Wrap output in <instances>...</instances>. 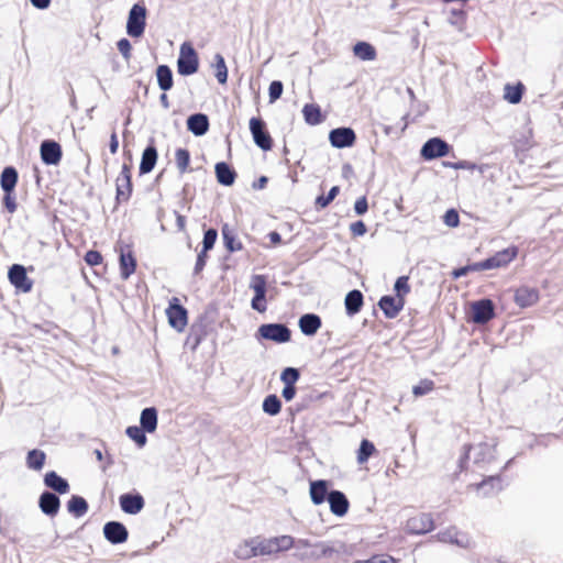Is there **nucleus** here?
<instances>
[{"label": "nucleus", "mask_w": 563, "mask_h": 563, "mask_svg": "<svg viewBox=\"0 0 563 563\" xmlns=\"http://www.w3.org/2000/svg\"><path fill=\"white\" fill-rule=\"evenodd\" d=\"M258 333L263 339L277 343H285L290 340V330L279 323L263 324L260 327Z\"/></svg>", "instance_id": "nucleus-6"}, {"label": "nucleus", "mask_w": 563, "mask_h": 563, "mask_svg": "<svg viewBox=\"0 0 563 563\" xmlns=\"http://www.w3.org/2000/svg\"><path fill=\"white\" fill-rule=\"evenodd\" d=\"M44 483L47 487L54 489L59 494H66L69 489V485L66 479L62 478L55 472H48L44 477Z\"/></svg>", "instance_id": "nucleus-30"}, {"label": "nucleus", "mask_w": 563, "mask_h": 563, "mask_svg": "<svg viewBox=\"0 0 563 563\" xmlns=\"http://www.w3.org/2000/svg\"><path fill=\"white\" fill-rule=\"evenodd\" d=\"M250 130L253 135L255 144L264 151L272 148V137L265 131L264 122L258 118H252L250 120Z\"/></svg>", "instance_id": "nucleus-8"}, {"label": "nucleus", "mask_w": 563, "mask_h": 563, "mask_svg": "<svg viewBox=\"0 0 563 563\" xmlns=\"http://www.w3.org/2000/svg\"><path fill=\"white\" fill-rule=\"evenodd\" d=\"M368 209L366 197L358 198L354 203V210L356 214L362 216L364 214Z\"/></svg>", "instance_id": "nucleus-60"}, {"label": "nucleus", "mask_w": 563, "mask_h": 563, "mask_svg": "<svg viewBox=\"0 0 563 563\" xmlns=\"http://www.w3.org/2000/svg\"><path fill=\"white\" fill-rule=\"evenodd\" d=\"M188 130L197 136H201L207 133L209 129V120L206 114L196 113L187 119Z\"/></svg>", "instance_id": "nucleus-25"}, {"label": "nucleus", "mask_w": 563, "mask_h": 563, "mask_svg": "<svg viewBox=\"0 0 563 563\" xmlns=\"http://www.w3.org/2000/svg\"><path fill=\"white\" fill-rule=\"evenodd\" d=\"M355 563H396L391 556L375 555L366 561H357Z\"/></svg>", "instance_id": "nucleus-61"}, {"label": "nucleus", "mask_w": 563, "mask_h": 563, "mask_svg": "<svg viewBox=\"0 0 563 563\" xmlns=\"http://www.w3.org/2000/svg\"><path fill=\"white\" fill-rule=\"evenodd\" d=\"M516 249H506L501 252L496 253L494 256L483 261L482 266L487 267V269L503 267L510 263L516 257Z\"/></svg>", "instance_id": "nucleus-21"}, {"label": "nucleus", "mask_w": 563, "mask_h": 563, "mask_svg": "<svg viewBox=\"0 0 563 563\" xmlns=\"http://www.w3.org/2000/svg\"><path fill=\"white\" fill-rule=\"evenodd\" d=\"M350 230L353 235L362 236L366 233V225L363 221H356L350 225Z\"/></svg>", "instance_id": "nucleus-59"}, {"label": "nucleus", "mask_w": 563, "mask_h": 563, "mask_svg": "<svg viewBox=\"0 0 563 563\" xmlns=\"http://www.w3.org/2000/svg\"><path fill=\"white\" fill-rule=\"evenodd\" d=\"M378 306L389 319L395 318L405 306V298L384 296L380 298Z\"/></svg>", "instance_id": "nucleus-20"}, {"label": "nucleus", "mask_w": 563, "mask_h": 563, "mask_svg": "<svg viewBox=\"0 0 563 563\" xmlns=\"http://www.w3.org/2000/svg\"><path fill=\"white\" fill-rule=\"evenodd\" d=\"M158 86L162 90L167 91L173 87V74L168 66L161 65L156 69Z\"/></svg>", "instance_id": "nucleus-37"}, {"label": "nucleus", "mask_w": 563, "mask_h": 563, "mask_svg": "<svg viewBox=\"0 0 563 563\" xmlns=\"http://www.w3.org/2000/svg\"><path fill=\"white\" fill-rule=\"evenodd\" d=\"M280 379L285 385L295 386L296 382L299 379V371L294 367H286L282 372Z\"/></svg>", "instance_id": "nucleus-48"}, {"label": "nucleus", "mask_w": 563, "mask_h": 563, "mask_svg": "<svg viewBox=\"0 0 563 563\" xmlns=\"http://www.w3.org/2000/svg\"><path fill=\"white\" fill-rule=\"evenodd\" d=\"M126 434L130 439L135 441V443L142 448L146 444V435L144 433V430L141 427L131 426L126 429Z\"/></svg>", "instance_id": "nucleus-45"}, {"label": "nucleus", "mask_w": 563, "mask_h": 563, "mask_svg": "<svg viewBox=\"0 0 563 563\" xmlns=\"http://www.w3.org/2000/svg\"><path fill=\"white\" fill-rule=\"evenodd\" d=\"M117 186V199L118 200H128L131 191H132V183H131V169L124 164L122 166V170L117 177L115 180Z\"/></svg>", "instance_id": "nucleus-17"}, {"label": "nucleus", "mask_w": 563, "mask_h": 563, "mask_svg": "<svg viewBox=\"0 0 563 563\" xmlns=\"http://www.w3.org/2000/svg\"><path fill=\"white\" fill-rule=\"evenodd\" d=\"M104 538L112 544L123 543L128 540L129 532L123 523L109 521L103 526Z\"/></svg>", "instance_id": "nucleus-14"}, {"label": "nucleus", "mask_w": 563, "mask_h": 563, "mask_svg": "<svg viewBox=\"0 0 563 563\" xmlns=\"http://www.w3.org/2000/svg\"><path fill=\"white\" fill-rule=\"evenodd\" d=\"M328 501L331 512L338 517H343L349 510L350 503L346 496L340 490L330 492Z\"/></svg>", "instance_id": "nucleus-19"}, {"label": "nucleus", "mask_w": 563, "mask_h": 563, "mask_svg": "<svg viewBox=\"0 0 563 563\" xmlns=\"http://www.w3.org/2000/svg\"><path fill=\"white\" fill-rule=\"evenodd\" d=\"M443 221L448 227L455 228L460 223L459 213L454 209H450L445 212Z\"/></svg>", "instance_id": "nucleus-55"}, {"label": "nucleus", "mask_w": 563, "mask_h": 563, "mask_svg": "<svg viewBox=\"0 0 563 563\" xmlns=\"http://www.w3.org/2000/svg\"><path fill=\"white\" fill-rule=\"evenodd\" d=\"M250 288L254 291L251 306L258 312L266 311L265 295H266V278L263 275H254L251 278Z\"/></svg>", "instance_id": "nucleus-5"}, {"label": "nucleus", "mask_w": 563, "mask_h": 563, "mask_svg": "<svg viewBox=\"0 0 563 563\" xmlns=\"http://www.w3.org/2000/svg\"><path fill=\"white\" fill-rule=\"evenodd\" d=\"M67 509L75 517H81L87 512L88 504L82 497L73 496L67 504Z\"/></svg>", "instance_id": "nucleus-39"}, {"label": "nucleus", "mask_w": 563, "mask_h": 563, "mask_svg": "<svg viewBox=\"0 0 563 563\" xmlns=\"http://www.w3.org/2000/svg\"><path fill=\"white\" fill-rule=\"evenodd\" d=\"M217 236H218V232L214 229H209L205 232L203 241H202V244H203L202 250L205 252L210 251L214 246Z\"/></svg>", "instance_id": "nucleus-52"}, {"label": "nucleus", "mask_w": 563, "mask_h": 563, "mask_svg": "<svg viewBox=\"0 0 563 563\" xmlns=\"http://www.w3.org/2000/svg\"><path fill=\"white\" fill-rule=\"evenodd\" d=\"M450 146L446 142L439 137L430 139L424 143L421 148V156L426 159H434L437 157L445 156L449 153Z\"/></svg>", "instance_id": "nucleus-11"}, {"label": "nucleus", "mask_w": 563, "mask_h": 563, "mask_svg": "<svg viewBox=\"0 0 563 563\" xmlns=\"http://www.w3.org/2000/svg\"><path fill=\"white\" fill-rule=\"evenodd\" d=\"M472 320L475 323L484 324L494 317V305L489 299L475 301L471 306Z\"/></svg>", "instance_id": "nucleus-10"}, {"label": "nucleus", "mask_w": 563, "mask_h": 563, "mask_svg": "<svg viewBox=\"0 0 563 563\" xmlns=\"http://www.w3.org/2000/svg\"><path fill=\"white\" fill-rule=\"evenodd\" d=\"M496 441L489 440L470 448V452L473 455L474 462L479 463H488L495 459L496 452Z\"/></svg>", "instance_id": "nucleus-9"}, {"label": "nucleus", "mask_w": 563, "mask_h": 563, "mask_svg": "<svg viewBox=\"0 0 563 563\" xmlns=\"http://www.w3.org/2000/svg\"><path fill=\"white\" fill-rule=\"evenodd\" d=\"M500 478L498 476H490L487 479L483 481L479 484L471 485V487H475L477 490L485 488L486 486L497 487V489H500Z\"/></svg>", "instance_id": "nucleus-57"}, {"label": "nucleus", "mask_w": 563, "mask_h": 563, "mask_svg": "<svg viewBox=\"0 0 563 563\" xmlns=\"http://www.w3.org/2000/svg\"><path fill=\"white\" fill-rule=\"evenodd\" d=\"M408 280H409L408 276H400L396 279L394 289L396 291L397 298H404L407 294L410 292V286H409Z\"/></svg>", "instance_id": "nucleus-47"}, {"label": "nucleus", "mask_w": 563, "mask_h": 563, "mask_svg": "<svg viewBox=\"0 0 563 563\" xmlns=\"http://www.w3.org/2000/svg\"><path fill=\"white\" fill-rule=\"evenodd\" d=\"M146 8L141 3H135L129 11L126 21V33L131 37H141L146 26Z\"/></svg>", "instance_id": "nucleus-2"}, {"label": "nucleus", "mask_w": 563, "mask_h": 563, "mask_svg": "<svg viewBox=\"0 0 563 563\" xmlns=\"http://www.w3.org/2000/svg\"><path fill=\"white\" fill-rule=\"evenodd\" d=\"M434 388V383L430 379H422L418 385L413 386L412 393L416 397L429 394Z\"/></svg>", "instance_id": "nucleus-50"}, {"label": "nucleus", "mask_w": 563, "mask_h": 563, "mask_svg": "<svg viewBox=\"0 0 563 563\" xmlns=\"http://www.w3.org/2000/svg\"><path fill=\"white\" fill-rule=\"evenodd\" d=\"M437 539L440 542L456 544L461 548H470L471 547V540L465 536H463L462 538H459V532L454 527L439 532L437 534Z\"/></svg>", "instance_id": "nucleus-23"}, {"label": "nucleus", "mask_w": 563, "mask_h": 563, "mask_svg": "<svg viewBox=\"0 0 563 563\" xmlns=\"http://www.w3.org/2000/svg\"><path fill=\"white\" fill-rule=\"evenodd\" d=\"M85 261L88 265L96 266L102 262V256L97 251H88L85 255Z\"/></svg>", "instance_id": "nucleus-58"}, {"label": "nucleus", "mask_w": 563, "mask_h": 563, "mask_svg": "<svg viewBox=\"0 0 563 563\" xmlns=\"http://www.w3.org/2000/svg\"><path fill=\"white\" fill-rule=\"evenodd\" d=\"M280 408L282 404L276 395H269L263 401V410L267 415L276 416L279 413Z\"/></svg>", "instance_id": "nucleus-44"}, {"label": "nucleus", "mask_w": 563, "mask_h": 563, "mask_svg": "<svg viewBox=\"0 0 563 563\" xmlns=\"http://www.w3.org/2000/svg\"><path fill=\"white\" fill-rule=\"evenodd\" d=\"M120 506L125 514L136 515L144 507V499L140 494H123L120 496Z\"/></svg>", "instance_id": "nucleus-22"}, {"label": "nucleus", "mask_w": 563, "mask_h": 563, "mask_svg": "<svg viewBox=\"0 0 563 563\" xmlns=\"http://www.w3.org/2000/svg\"><path fill=\"white\" fill-rule=\"evenodd\" d=\"M355 139V133L350 128H338L332 130L329 134L331 145L336 148L352 146Z\"/></svg>", "instance_id": "nucleus-13"}, {"label": "nucleus", "mask_w": 563, "mask_h": 563, "mask_svg": "<svg viewBox=\"0 0 563 563\" xmlns=\"http://www.w3.org/2000/svg\"><path fill=\"white\" fill-rule=\"evenodd\" d=\"M18 181V173L13 167H5L1 174V188L5 194H11Z\"/></svg>", "instance_id": "nucleus-34"}, {"label": "nucleus", "mask_w": 563, "mask_h": 563, "mask_svg": "<svg viewBox=\"0 0 563 563\" xmlns=\"http://www.w3.org/2000/svg\"><path fill=\"white\" fill-rule=\"evenodd\" d=\"M3 203L9 212H14L16 210L15 199L11 196V194H5L3 198Z\"/></svg>", "instance_id": "nucleus-63"}, {"label": "nucleus", "mask_w": 563, "mask_h": 563, "mask_svg": "<svg viewBox=\"0 0 563 563\" xmlns=\"http://www.w3.org/2000/svg\"><path fill=\"white\" fill-rule=\"evenodd\" d=\"M443 165L445 167H450L453 169H467V170H474L477 168L476 164L468 162V161H459L455 163L451 162H444Z\"/></svg>", "instance_id": "nucleus-54"}, {"label": "nucleus", "mask_w": 563, "mask_h": 563, "mask_svg": "<svg viewBox=\"0 0 563 563\" xmlns=\"http://www.w3.org/2000/svg\"><path fill=\"white\" fill-rule=\"evenodd\" d=\"M136 263L135 258L129 253L121 251L120 254V273L123 279H128L135 271Z\"/></svg>", "instance_id": "nucleus-35"}, {"label": "nucleus", "mask_w": 563, "mask_h": 563, "mask_svg": "<svg viewBox=\"0 0 563 563\" xmlns=\"http://www.w3.org/2000/svg\"><path fill=\"white\" fill-rule=\"evenodd\" d=\"M296 395V388L295 386H288V385H285L283 390H282V396L285 398V400L287 401H290L294 399Z\"/></svg>", "instance_id": "nucleus-64"}, {"label": "nucleus", "mask_w": 563, "mask_h": 563, "mask_svg": "<svg viewBox=\"0 0 563 563\" xmlns=\"http://www.w3.org/2000/svg\"><path fill=\"white\" fill-rule=\"evenodd\" d=\"M258 538L250 539L239 544L234 551L236 558L246 560L260 555L258 552Z\"/></svg>", "instance_id": "nucleus-27"}, {"label": "nucleus", "mask_w": 563, "mask_h": 563, "mask_svg": "<svg viewBox=\"0 0 563 563\" xmlns=\"http://www.w3.org/2000/svg\"><path fill=\"white\" fill-rule=\"evenodd\" d=\"M353 53L362 60H374L376 58V49L367 42H357L353 46Z\"/></svg>", "instance_id": "nucleus-36"}, {"label": "nucleus", "mask_w": 563, "mask_h": 563, "mask_svg": "<svg viewBox=\"0 0 563 563\" xmlns=\"http://www.w3.org/2000/svg\"><path fill=\"white\" fill-rule=\"evenodd\" d=\"M523 86L518 84L517 86L506 85L504 98L510 103H518L522 97Z\"/></svg>", "instance_id": "nucleus-42"}, {"label": "nucleus", "mask_w": 563, "mask_h": 563, "mask_svg": "<svg viewBox=\"0 0 563 563\" xmlns=\"http://www.w3.org/2000/svg\"><path fill=\"white\" fill-rule=\"evenodd\" d=\"M328 484L325 481H316L310 483V497L314 505H321L328 499Z\"/></svg>", "instance_id": "nucleus-28"}, {"label": "nucleus", "mask_w": 563, "mask_h": 563, "mask_svg": "<svg viewBox=\"0 0 563 563\" xmlns=\"http://www.w3.org/2000/svg\"><path fill=\"white\" fill-rule=\"evenodd\" d=\"M40 151L41 158L46 165H57L62 159V147L55 141L42 142Z\"/></svg>", "instance_id": "nucleus-15"}, {"label": "nucleus", "mask_w": 563, "mask_h": 563, "mask_svg": "<svg viewBox=\"0 0 563 563\" xmlns=\"http://www.w3.org/2000/svg\"><path fill=\"white\" fill-rule=\"evenodd\" d=\"M157 161V151L154 146H147L143 154L140 164V173L147 174L153 170Z\"/></svg>", "instance_id": "nucleus-31"}, {"label": "nucleus", "mask_w": 563, "mask_h": 563, "mask_svg": "<svg viewBox=\"0 0 563 563\" xmlns=\"http://www.w3.org/2000/svg\"><path fill=\"white\" fill-rule=\"evenodd\" d=\"M117 46H118V49L119 52L122 54V56L124 57L125 60H129L131 58V49H132V46H131V43L129 42V40L126 38H121L118 43H117Z\"/></svg>", "instance_id": "nucleus-56"}, {"label": "nucleus", "mask_w": 563, "mask_h": 563, "mask_svg": "<svg viewBox=\"0 0 563 563\" xmlns=\"http://www.w3.org/2000/svg\"><path fill=\"white\" fill-rule=\"evenodd\" d=\"M176 165L180 173H185L190 161V156L187 150L178 148L175 154Z\"/></svg>", "instance_id": "nucleus-49"}, {"label": "nucleus", "mask_w": 563, "mask_h": 563, "mask_svg": "<svg viewBox=\"0 0 563 563\" xmlns=\"http://www.w3.org/2000/svg\"><path fill=\"white\" fill-rule=\"evenodd\" d=\"M305 121L310 125H317L321 123V110L320 107L313 103H308L302 109Z\"/></svg>", "instance_id": "nucleus-38"}, {"label": "nucleus", "mask_w": 563, "mask_h": 563, "mask_svg": "<svg viewBox=\"0 0 563 563\" xmlns=\"http://www.w3.org/2000/svg\"><path fill=\"white\" fill-rule=\"evenodd\" d=\"M321 327V319L313 313H307L300 317L299 328L306 335H314Z\"/></svg>", "instance_id": "nucleus-26"}, {"label": "nucleus", "mask_w": 563, "mask_h": 563, "mask_svg": "<svg viewBox=\"0 0 563 563\" xmlns=\"http://www.w3.org/2000/svg\"><path fill=\"white\" fill-rule=\"evenodd\" d=\"M214 68H216V78L220 84H225L228 80V68L224 62V58L221 54H216L214 56Z\"/></svg>", "instance_id": "nucleus-43"}, {"label": "nucleus", "mask_w": 563, "mask_h": 563, "mask_svg": "<svg viewBox=\"0 0 563 563\" xmlns=\"http://www.w3.org/2000/svg\"><path fill=\"white\" fill-rule=\"evenodd\" d=\"M9 279L16 288L27 292L32 289V282L26 276V271L22 265L14 264L9 269Z\"/></svg>", "instance_id": "nucleus-18"}, {"label": "nucleus", "mask_w": 563, "mask_h": 563, "mask_svg": "<svg viewBox=\"0 0 563 563\" xmlns=\"http://www.w3.org/2000/svg\"><path fill=\"white\" fill-rule=\"evenodd\" d=\"M38 505L45 515L54 517L58 512L60 501L55 494L45 492L41 495Z\"/></svg>", "instance_id": "nucleus-24"}, {"label": "nucleus", "mask_w": 563, "mask_h": 563, "mask_svg": "<svg viewBox=\"0 0 563 563\" xmlns=\"http://www.w3.org/2000/svg\"><path fill=\"white\" fill-rule=\"evenodd\" d=\"M375 446L368 440H363L361 442L360 449L357 451V462L360 464L365 463L369 456L374 453Z\"/></svg>", "instance_id": "nucleus-46"}, {"label": "nucleus", "mask_w": 563, "mask_h": 563, "mask_svg": "<svg viewBox=\"0 0 563 563\" xmlns=\"http://www.w3.org/2000/svg\"><path fill=\"white\" fill-rule=\"evenodd\" d=\"M363 305V295L360 290H351L345 297V309L347 314L357 313Z\"/></svg>", "instance_id": "nucleus-32"}, {"label": "nucleus", "mask_w": 563, "mask_h": 563, "mask_svg": "<svg viewBox=\"0 0 563 563\" xmlns=\"http://www.w3.org/2000/svg\"><path fill=\"white\" fill-rule=\"evenodd\" d=\"M433 520L428 514H419L408 519L406 530L412 534H423L433 529Z\"/></svg>", "instance_id": "nucleus-12"}, {"label": "nucleus", "mask_w": 563, "mask_h": 563, "mask_svg": "<svg viewBox=\"0 0 563 563\" xmlns=\"http://www.w3.org/2000/svg\"><path fill=\"white\" fill-rule=\"evenodd\" d=\"M295 540L291 536H279L268 539L258 538V552L260 555H271L278 552L287 551L292 548Z\"/></svg>", "instance_id": "nucleus-4"}, {"label": "nucleus", "mask_w": 563, "mask_h": 563, "mask_svg": "<svg viewBox=\"0 0 563 563\" xmlns=\"http://www.w3.org/2000/svg\"><path fill=\"white\" fill-rule=\"evenodd\" d=\"M198 55L189 42L180 45L179 57L177 60L178 73L183 76H189L198 70Z\"/></svg>", "instance_id": "nucleus-3"}, {"label": "nucleus", "mask_w": 563, "mask_h": 563, "mask_svg": "<svg viewBox=\"0 0 563 563\" xmlns=\"http://www.w3.org/2000/svg\"><path fill=\"white\" fill-rule=\"evenodd\" d=\"M45 453L40 450H32L27 453L26 464L30 468L40 471L44 466Z\"/></svg>", "instance_id": "nucleus-41"}, {"label": "nucleus", "mask_w": 563, "mask_h": 563, "mask_svg": "<svg viewBox=\"0 0 563 563\" xmlns=\"http://www.w3.org/2000/svg\"><path fill=\"white\" fill-rule=\"evenodd\" d=\"M339 194V187L334 186L330 189L327 197L320 196L316 200V205L320 208H325Z\"/></svg>", "instance_id": "nucleus-53"}, {"label": "nucleus", "mask_w": 563, "mask_h": 563, "mask_svg": "<svg viewBox=\"0 0 563 563\" xmlns=\"http://www.w3.org/2000/svg\"><path fill=\"white\" fill-rule=\"evenodd\" d=\"M216 175L218 181L224 186H231L235 180V173L224 162L216 165Z\"/></svg>", "instance_id": "nucleus-33"}, {"label": "nucleus", "mask_w": 563, "mask_h": 563, "mask_svg": "<svg viewBox=\"0 0 563 563\" xmlns=\"http://www.w3.org/2000/svg\"><path fill=\"white\" fill-rule=\"evenodd\" d=\"M540 295L537 288L521 286L516 289L514 300L520 308H528L539 301Z\"/></svg>", "instance_id": "nucleus-16"}, {"label": "nucleus", "mask_w": 563, "mask_h": 563, "mask_svg": "<svg viewBox=\"0 0 563 563\" xmlns=\"http://www.w3.org/2000/svg\"><path fill=\"white\" fill-rule=\"evenodd\" d=\"M141 428L146 432H154L157 428V411L155 408H145L141 412Z\"/></svg>", "instance_id": "nucleus-29"}, {"label": "nucleus", "mask_w": 563, "mask_h": 563, "mask_svg": "<svg viewBox=\"0 0 563 563\" xmlns=\"http://www.w3.org/2000/svg\"><path fill=\"white\" fill-rule=\"evenodd\" d=\"M294 547H296L295 556L299 561H310V560H319L321 558H331L334 553H336V549H334L331 544L325 542H318L316 544H311L308 540L299 539L295 542Z\"/></svg>", "instance_id": "nucleus-1"}, {"label": "nucleus", "mask_w": 563, "mask_h": 563, "mask_svg": "<svg viewBox=\"0 0 563 563\" xmlns=\"http://www.w3.org/2000/svg\"><path fill=\"white\" fill-rule=\"evenodd\" d=\"M206 260H207V252H205L203 250L198 254V257H197V262H196V265H195V274H199L205 265H206Z\"/></svg>", "instance_id": "nucleus-62"}, {"label": "nucleus", "mask_w": 563, "mask_h": 563, "mask_svg": "<svg viewBox=\"0 0 563 563\" xmlns=\"http://www.w3.org/2000/svg\"><path fill=\"white\" fill-rule=\"evenodd\" d=\"M166 314L170 327L178 332L183 331L187 324V311L179 305L177 298H173L169 301V307L166 309Z\"/></svg>", "instance_id": "nucleus-7"}, {"label": "nucleus", "mask_w": 563, "mask_h": 563, "mask_svg": "<svg viewBox=\"0 0 563 563\" xmlns=\"http://www.w3.org/2000/svg\"><path fill=\"white\" fill-rule=\"evenodd\" d=\"M222 236L224 245L230 252L241 250L242 245L235 240L234 231L229 227V224H224L222 227Z\"/></svg>", "instance_id": "nucleus-40"}, {"label": "nucleus", "mask_w": 563, "mask_h": 563, "mask_svg": "<svg viewBox=\"0 0 563 563\" xmlns=\"http://www.w3.org/2000/svg\"><path fill=\"white\" fill-rule=\"evenodd\" d=\"M283 88L284 87H283L282 81L274 80L271 82L269 88H268V96H269L271 103L275 102L277 99L280 98V96L283 93Z\"/></svg>", "instance_id": "nucleus-51"}]
</instances>
